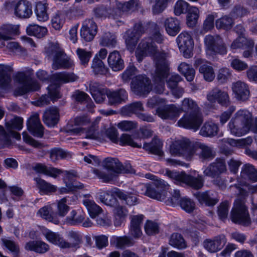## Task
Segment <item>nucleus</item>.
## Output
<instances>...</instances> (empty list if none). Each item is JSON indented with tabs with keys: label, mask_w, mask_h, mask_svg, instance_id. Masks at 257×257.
I'll return each instance as SVG.
<instances>
[{
	"label": "nucleus",
	"mask_w": 257,
	"mask_h": 257,
	"mask_svg": "<svg viewBox=\"0 0 257 257\" xmlns=\"http://www.w3.org/2000/svg\"><path fill=\"white\" fill-rule=\"evenodd\" d=\"M103 164L105 168L112 172L106 173L98 169H94L93 170V173L104 183H110L115 178L118 174L130 172V170L126 169L116 158H105L103 161Z\"/></svg>",
	"instance_id": "f03ea898"
},
{
	"label": "nucleus",
	"mask_w": 257,
	"mask_h": 257,
	"mask_svg": "<svg viewBox=\"0 0 257 257\" xmlns=\"http://www.w3.org/2000/svg\"><path fill=\"white\" fill-rule=\"evenodd\" d=\"M131 85L134 93L140 96H146L152 89L151 80L146 75H139L134 77Z\"/></svg>",
	"instance_id": "9b49d317"
},
{
	"label": "nucleus",
	"mask_w": 257,
	"mask_h": 257,
	"mask_svg": "<svg viewBox=\"0 0 257 257\" xmlns=\"http://www.w3.org/2000/svg\"><path fill=\"white\" fill-rule=\"evenodd\" d=\"M91 68L95 75H105L109 71L108 68L105 65L102 61L100 59L96 58V57H94Z\"/></svg>",
	"instance_id": "a18cd8bd"
},
{
	"label": "nucleus",
	"mask_w": 257,
	"mask_h": 257,
	"mask_svg": "<svg viewBox=\"0 0 257 257\" xmlns=\"http://www.w3.org/2000/svg\"><path fill=\"white\" fill-rule=\"evenodd\" d=\"M47 53L49 57H53V68L55 70L69 69L72 63L68 59L66 55L62 51L55 47H49Z\"/></svg>",
	"instance_id": "9d476101"
},
{
	"label": "nucleus",
	"mask_w": 257,
	"mask_h": 257,
	"mask_svg": "<svg viewBox=\"0 0 257 257\" xmlns=\"http://www.w3.org/2000/svg\"><path fill=\"white\" fill-rule=\"evenodd\" d=\"M156 67L154 81L156 84L154 91L156 93L162 94L165 90V80L170 75V63L163 54H159L155 59Z\"/></svg>",
	"instance_id": "7ed1b4c3"
},
{
	"label": "nucleus",
	"mask_w": 257,
	"mask_h": 257,
	"mask_svg": "<svg viewBox=\"0 0 257 257\" xmlns=\"http://www.w3.org/2000/svg\"><path fill=\"white\" fill-rule=\"evenodd\" d=\"M59 110L57 107H50L46 110L43 115L44 123L49 127H54L59 120Z\"/></svg>",
	"instance_id": "c85d7f7f"
},
{
	"label": "nucleus",
	"mask_w": 257,
	"mask_h": 257,
	"mask_svg": "<svg viewBox=\"0 0 257 257\" xmlns=\"http://www.w3.org/2000/svg\"><path fill=\"white\" fill-rule=\"evenodd\" d=\"M207 99L210 103L217 102L221 106L226 107L230 104L228 93L217 87L213 88L208 92Z\"/></svg>",
	"instance_id": "2eb2a0df"
},
{
	"label": "nucleus",
	"mask_w": 257,
	"mask_h": 257,
	"mask_svg": "<svg viewBox=\"0 0 257 257\" xmlns=\"http://www.w3.org/2000/svg\"><path fill=\"white\" fill-rule=\"evenodd\" d=\"M78 77L74 73L61 72L53 74L51 77L52 81L57 85L69 83L76 81ZM49 95H42L37 101V105L40 106L47 105L51 100L55 101L61 98L60 86L51 85L48 87Z\"/></svg>",
	"instance_id": "f257e3e1"
},
{
	"label": "nucleus",
	"mask_w": 257,
	"mask_h": 257,
	"mask_svg": "<svg viewBox=\"0 0 257 257\" xmlns=\"http://www.w3.org/2000/svg\"><path fill=\"white\" fill-rule=\"evenodd\" d=\"M114 194L115 195V196L124 201L125 204L130 206H134L139 203V199L137 194L133 192L124 193L120 189L115 188L114 191Z\"/></svg>",
	"instance_id": "72a5a7b5"
},
{
	"label": "nucleus",
	"mask_w": 257,
	"mask_h": 257,
	"mask_svg": "<svg viewBox=\"0 0 257 257\" xmlns=\"http://www.w3.org/2000/svg\"><path fill=\"white\" fill-rule=\"evenodd\" d=\"M176 42L180 50L183 52L184 56L186 58L191 57L194 46L191 36L187 32H183L177 37Z\"/></svg>",
	"instance_id": "dca6fc26"
},
{
	"label": "nucleus",
	"mask_w": 257,
	"mask_h": 257,
	"mask_svg": "<svg viewBox=\"0 0 257 257\" xmlns=\"http://www.w3.org/2000/svg\"><path fill=\"white\" fill-rule=\"evenodd\" d=\"M84 219L85 213L82 211L73 210L66 217V222L71 225H76L82 223Z\"/></svg>",
	"instance_id": "09e8293b"
},
{
	"label": "nucleus",
	"mask_w": 257,
	"mask_h": 257,
	"mask_svg": "<svg viewBox=\"0 0 257 257\" xmlns=\"http://www.w3.org/2000/svg\"><path fill=\"white\" fill-rule=\"evenodd\" d=\"M19 32V27L15 25H7L3 27V32H0L1 40L12 39V35H16Z\"/></svg>",
	"instance_id": "864d4df0"
},
{
	"label": "nucleus",
	"mask_w": 257,
	"mask_h": 257,
	"mask_svg": "<svg viewBox=\"0 0 257 257\" xmlns=\"http://www.w3.org/2000/svg\"><path fill=\"white\" fill-rule=\"evenodd\" d=\"M199 11L198 8L192 7L189 9L187 15V24L190 28L194 27L199 18Z\"/></svg>",
	"instance_id": "052dcab7"
},
{
	"label": "nucleus",
	"mask_w": 257,
	"mask_h": 257,
	"mask_svg": "<svg viewBox=\"0 0 257 257\" xmlns=\"http://www.w3.org/2000/svg\"><path fill=\"white\" fill-rule=\"evenodd\" d=\"M33 170L38 173L57 178L61 174L64 173L66 175H73L69 171H64L51 166H46L42 163H37L33 167Z\"/></svg>",
	"instance_id": "a211bd4d"
},
{
	"label": "nucleus",
	"mask_w": 257,
	"mask_h": 257,
	"mask_svg": "<svg viewBox=\"0 0 257 257\" xmlns=\"http://www.w3.org/2000/svg\"><path fill=\"white\" fill-rule=\"evenodd\" d=\"M194 196L200 204H204L208 206H214L218 202L215 194L210 191L197 192L194 193Z\"/></svg>",
	"instance_id": "7c9ffc66"
},
{
	"label": "nucleus",
	"mask_w": 257,
	"mask_h": 257,
	"mask_svg": "<svg viewBox=\"0 0 257 257\" xmlns=\"http://www.w3.org/2000/svg\"><path fill=\"white\" fill-rule=\"evenodd\" d=\"M42 234L49 242L58 245L61 248H65V247L68 246V242L66 241L57 232H54L49 229H45L42 231Z\"/></svg>",
	"instance_id": "cd10ccee"
},
{
	"label": "nucleus",
	"mask_w": 257,
	"mask_h": 257,
	"mask_svg": "<svg viewBox=\"0 0 257 257\" xmlns=\"http://www.w3.org/2000/svg\"><path fill=\"white\" fill-rule=\"evenodd\" d=\"M163 146V142L160 139L154 137L150 143H144L143 148L150 154L162 157L164 155Z\"/></svg>",
	"instance_id": "2f4dec72"
},
{
	"label": "nucleus",
	"mask_w": 257,
	"mask_h": 257,
	"mask_svg": "<svg viewBox=\"0 0 257 257\" xmlns=\"http://www.w3.org/2000/svg\"><path fill=\"white\" fill-rule=\"evenodd\" d=\"M156 113L162 119L174 120L179 116L180 111L179 107L172 104L157 107Z\"/></svg>",
	"instance_id": "4be33fe9"
},
{
	"label": "nucleus",
	"mask_w": 257,
	"mask_h": 257,
	"mask_svg": "<svg viewBox=\"0 0 257 257\" xmlns=\"http://www.w3.org/2000/svg\"><path fill=\"white\" fill-rule=\"evenodd\" d=\"M194 148L195 153L197 152L199 159L202 161L212 160L215 156L213 148L204 143H197Z\"/></svg>",
	"instance_id": "393cba45"
},
{
	"label": "nucleus",
	"mask_w": 257,
	"mask_h": 257,
	"mask_svg": "<svg viewBox=\"0 0 257 257\" xmlns=\"http://www.w3.org/2000/svg\"><path fill=\"white\" fill-rule=\"evenodd\" d=\"M232 90L235 98L239 101H245L250 96L248 85L244 82L238 81L232 84Z\"/></svg>",
	"instance_id": "5701e85b"
},
{
	"label": "nucleus",
	"mask_w": 257,
	"mask_h": 257,
	"mask_svg": "<svg viewBox=\"0 0 257 257\" xmlns=\"http://www.w3.org/2000/svg\"><path fill=\"white\" fill-rule=\"evenodd\" d=\"M76 53L79 60L80 64L86 67L92 56V53L91 51L80 48L76 50Z\"/></svg>",
	"instance_id": "e2e57ef3"
},
{
	"label": "nucleus",
	"mask_w": 257,
	"mask_h": 257,
	"mask_svg": "<svg viewBox=\"0 0 257 257\" xmlns=\"http://www.w3.org/2000/svg\"><path fill=\"white\" fill-rule=\"evenodd\" d=\"M107 98L110 105H117L125 102L128 98V94L123 88L112 91L109 89Z\"/></svg>",
	"instance_id": "bb28decb"
},
{
	"label": "nucleus",
	"mask_w": 257,
	"mask_h": 257,
	"mask_svg": "<svg viewBox=\"0 0 257 257\" xmlns=\"http://www.w3.org/2000/svg\"><path fill=\"white\" fill-rule=\"evenodd\" d=\"M27 250L34 251L37 253H44L49 249V245L42 241H30L26 244Z\"/></svg>",
	"instance_id": "4c0bfd02"
},
{
	"label": "nucleus",
	"mask_w": 257,
	"mask_h": 257,
	"mask_svg": "<svg viewBox=\"0 0 257 257\" xmlns=\"http://www.w3.org/2000/svg\"><path fill=\"white\" fill-rule=\"evenodd\" d=\"M251 114L246 110H238L228 123L231 133L237 137L247 134L251 126Z\"/></svg>",
	"instance_id": "20e7f679"
},
{
	"label": "nucleus",
	"mask_w": 257,
	"mask_h": 257,
	"mask_svg": "<svg viewBox=\"0 0 257 257\" xmlns=\"http://www.w3.org/2000/svg\"><path fill=\"white\" fill-rule=\"evenodd\" d=\"M159 54L164 55V57L167 59L165 53L158 52L157 47L151 37L143 39L139 44L136 51V57L139 61H142L144 57L150 56L153 57L155 65V59Z\"/></svg>",
	"instance_id": "423d86ee"
},
{
	"label": "nucleus",
	"mask_w": 257,
	"mask_h": 257,
	"mask_svg": "<svg viewBox=\"0 0 257 257\" xmlns=\"http://www.w3.org/2000/svg\"><path fill=\"white\" fill-rule=\"evenodd\" d=\"M69 196H66L58 201L57 214L59 216L64 217L69 210L70 207L67 204Z\"/></svg>",
	"instance_id": "774afa93"
},
{
	"label": "nucleus",
	"mask_w": 257,
	"mask_h": 257,
	"mask_svg": "<svg viewBox=\"0 0 257 257\" xmlns=\"http://www.w3.org/2000/svg\"><path fill=\"white\" fill-rule=\"evenodd\" d=\"M203 122V118L200 111L186 113L178 121L179 126L184 128L197 131Z\"/></svg>",
	"instance_id": "4468645a"
},
{
	"label": "nucleus",
	"mask_w": 257,
	"mask_h": 257,
	"mask_svg": "<svg viewBox=\"0 0 257 257\" xmlns=\"http://www.w3.org/2000/svg\"><path fill=\"white\" fill-rule=\"evenodd\" d=\"M49 154L50 158L53 162H55L60 159H65L71 157L69 152L60 148L51 149L49 151Z\"/></svg>",
	"instance_id": "603ef678"
},
{
	"label": "nucleus",
	"mask_w": 257,
	"mask_h": 257,
	"mask_svg": "<svg viewBox=\"0 0 257 257\" xmlns=\"http://www.w3.org/2000/svg\"><path fill=\"white\" fill-rule=\"evenodd\" d=\"M226 242V239L223 234L215 236L213 239H206L203 244L204 247L210 252H216L221 250Z\"/></svg>",
	"instance_id": "aec40b11"
},
{
	"label": "nucleus",
	"mask_w": 257,
	"mask_h": 257,
	"mask_svg": "<svg viewBox=\"0 0 257 257\" xmlns=\"http://www.w3.org/2000/svg\"><path fill=\"white\" fill-rule=\"evenodd\" d=\"M23 119L21 117L15 116L9 121L6 123L7 130L10 132H16L23 128Z\"/></svg>",
	"instance_id": "13d9d810"
},
{
	"label": "nucleus",
	"mask_w": 257,
	"mask_h": 257,
	"mask_svg": "<svg viewBox=\"0 0 257 257\" xmlns=\"http://www.w3.org/2000/svg\"><path fill=\"white\" fill-rule=\"evenodd\" d=\"M164 26L167 33L171 36H175L181 30L180 22L176 18L170 17L166 19Z\"/></svg>",
	"instance_id": "f704fd0d"
},
{
	"label": "nucleus",
	"mask_w": 257,
	"mask_h": 257,
	"mask_svg": "<svg viewBox=\"0 0 257 257\" xmlns=\"http://www.w3.org/2000/svg\"><path fill=\"white\" fill-rule=\"evenodd\" d=\"M254 46L253 41L244 36H239L234 40L230 45V49L233 51L237 49H245Z\"/></svg>",
	"instance_id": "58836bf2"
},
{
	"label": "nucleus",
	"mask_w": 257,
	"mask_h": 257,
	"mask_svg": "<svg viewBox=\"0 0 257 257\" xmlns=\"http://www.w3.org/2000/svg\"><path fill=\"white\" fill-rule=\"evenodd\" d=\"M241 176L245 179L252 182H257V170L252 165L247 164L242 167Z\"/></svg>",
	"instance_id": "8fccbe9b"
},
{
	"label": "nucleus",
	"mask_w": 257,
	"mask_h": 257,
	"mask_svg": "<svg viewBox=\"0 0 257 257\" xmlns=\"http://www.w3.org/2000/svg\"><path fill=\"white\" fill-rule=\"evenodd\" d=\"M227 171L225 162L224 160L216 159L211 163L203 171L204 174L213 178H219L220 175Z\"/></svg>",
	"instance_id": "f3484780"
},
{
	"label": "nucleus",
	"mask_w": 257,
	"mask_h": 257,
	"mask_svg": "<svg viewBox=\"0 0 257 257\" xmlns=\"http://www.w3.org/2000/svg\"><path fill=\"white\" fill-rule=\"evenodd\" d=\"M28 130L35 137L42 138L44 135V127L41 123L39 114L32 115L27 121Z\"/></svg>",
	"instance_id": "412c9836"
},
{
	"label": "nucleus",
	"mask_w": 257,
	"mask_h": 257,
	"mask_svg": "<svg viewBox=\"0 0 257 257\" xmlns=\"http://www.w3.org/2000/svg\"><path fill=\"white\" fill-rule=\"evenodd\" d=\"M152 24L142 22L136 23L133 30H128L126 32V44L130 47H135L139 38L149 27L151 28Z\"/></svg>",
	"instance_id": "ddd939ff"
},
{
	"label": "nucleus",
	"mask_w": 257,
	"mask_h": 257,
	"mask_svg": "<svg viewBox=\"0 0 257 257\" xmlns=\"http://www.w3.org/2000/svg\"><path fill=\"white\" fill-rule=\"evenodd\" d=\"M83 204L87 209L91 218H95L102 212L100 207L97 205L94 201L89 199L83 200Z\"/></svg>",
	"instance_id": "6e6d98bb"
},
{
	"label": "nucleus",
	"mask_w": 257,
	"mask_h": 257,
	"mask_svg": "<svg viewBox=\"0 0 257 257\" xmlns=\"http://www.w3.org/2000/svg\"><path fill=\"white\" fill-rule=\"evenodd\" d=\"M117 43L115 35L110 33H105L101 38L100 45L103 47L114 48Z\"/></svg>",
	"instance_id": "69168bd1"
},
{
	"label": "nucleus",
	"mask_w": 257,
	"mask_h": 257,
	"mask_svg": "<svg viewBox=\"0 0 257 257\" xmlns=\"http://www.w3.org/2000/svg\"><path fill=\"white\" fill-rule=\"evenodd\" d=\"M13 137L17 140L21 139V135L17 132H8L4 127L0 125V144L3 145H9L11 143V138Z\"/></svg>",
	"instance_id": "de8ad7c7"
},
{
	"label": "nucleus",
	"mask_w": 257,
	"mask_h": 257,
	"mask_svg": "<svg viewBox=\"0 0 257 257\" xmlns=\"http://www.w3.org/2000/svg\"><path fill=\"white\" fill-rule=\"evenodd\" d=\"M114 196L115 195L114 194V191L112 194L108 191H105L100 193L99 199L101 202L106 205L112 207L117 205V201Z\"/></svg>",
	"instance_id": "bf43d9fd"
},
{
	"label": "nucleus",
	"mask_w": 257,
	"mask_h": 257,
	"mask_svg": "<svg viewBox=\"0 0 257 257\" xmlns=\"http://www.w3.org/2000/svg\"><path fill=\"white\" fill-rule=\"evenodd\" d=\"M142 189L145 190L144 194L150 198L156 199L161 201L165 200V195L164 194L161 195L159 191L157 189L156 186L153 182L142 186Z\"/></svg>",
	"instance_id": "79ce46f5"
},
{
	"label": "nucleus",
	"mask_w": 257,
	"mask_h": 257,
	"mask_svg": "<svg viewBox=\"0 0 257 257\" xmlns=\"http://www.w3.org/2000/svg\"><path fill=\"white\" fill-rule=\"evenodd\" d=\"M107 62L109 67L115 72L120 71L124 68V61L119 52L117 50L109 53Z\"/></svg>",
	"instance_id": "a878e982"
},
{
	"label": "nucleus",
	"mask_w": 257,
	"mask_h": 257,
	"mask_svg": "<svg viewBox=\"0 0 257 257\" xmlns=\"http://www.w3.org/2000/svg\"><path fill=\"white\" fill-rule=\"evenodd\" d=\"M168 175L175 180L184 183L191 188L198 190L201 188L204 184V179L202 175H198L197 177L187 175L184 172L181 173L167 171Z\"/></svg>",
	"instance_id": "1a4fd4ad"
},
{
	"label": "nucleus",
	"mask_w": 257,
	"mask_h": 257,
	"mask_svg": "<svg viewBox=\"0 0 257 257\" xmlns=\"http://www.w3.org/2000/svg\"><path fill=\"white\" fill-rule=\"evenodd\" d=\"M111 245H114L118 248H123L125 246H132L134 242L132 238L127 236H112L110 240Z\"/></svg>",
	"instance_id": "a19ab883"
},
{
	"label": "nucleus",
	"mask_w": 257,
	"mask_h": 257,
	"mask_svg": "<svg viewBox=\"0 0 257 257\" xmlns=\"http://www.w3.org/2000/svg\"><path fill=\"white\" fill-rule=\"evenodd\" d=\"M171 155L191 158L195 153L194 147L187 139L176 140L172 143L170 148Z\"/></svg>",
	"instance_id": "6e6552de"
},
{
	"label": "nucleus",
	"mask_w": 257,
	"mask_h": 257,
	"mask_svg": "<svg viewBox=\"0 0 257 257\" xmlns=\"http://www.w3.org/2000/svg\"><path fill=\"white\" fill-rule=\"evenodd\" d=\"M178 70L185 77L187 81L191 82L194 79L195 71L191 65L182 62L178 66Z\"/></svg>",
	"instance_id": "5fc2aeb1"
},
{
	"label": "nucleus",
	"mask_w": 257,
	"mask_h": 257,
	"mask_svg": "<svg viewBox=\"0 0 257 257\" xmlns=\"http://www.w3.org/2000/svg\"><path fill=\"white\" fill-rule=\"evenodd\" d=\"M231 219L232 222L244 226L250 224L251 219L244 201L240 199L235 201L231 211Z\"/></svg>",
	"instance_id": "0eeeda50"
},
{
	"label": "nucleus",
	"mask_w": 257,
	"mask_h": 257,
	"mask_svg": "<svg viewBox=\"0 0 257 257\" xmlns=\"http://www.w3.org/2000/svg\"><path fill=\"white\" fill-rule=\"evenodd\" d=\"M13 68L7 65L0 64V88L7 89L12 81L11 72Z\"/></svg>",
	"instance_id": "473e14b6"
},
{
	"label": "nucleus",
	"mask_w": 257,
	"mask_h": 257,
	"mask_svg": "<svg viewBox=\"0 0 257 257\" xmlns=\"http://www.w3.org/2000/svg\"><path fill=\"white\" fill-rule=\"evenodd\" d=\"M15 15L20 18H29L32 15V6L31 2L26 0L18 2L14 8Z\"/></svg>",
	"instance_id": "b1692460"
},
{
	"label": "nucleus",
	"mask_w": 257,
	"mask_h": 257,
	"mask_svg": "<svg viewBox=\"0 0 257 257\" xmlns=\"http://www.w3.org/2000/svg\"><path fill=\"white\" fill-rule=\"evenodd\" d=\"M97 32V26L92 19H86L80 29V36L86 42L93 40Z\"/></svg>",
	"instance_id": "6ab92c4d"
},
{
	"label": "nucleus",
	"mask_w": 257,
	"mask_h": 257,
	"mask_svg": "<svg viewBox=\"0 0 257 257\" xmlns=\"http://www.w3.org/2000/svg\"><path fill=\"white\" fill-rule=\"evenodd\" d=\"M143 219V215H135L132 218L130 231L131 234L135 238H139L142 234L141 224Z\"/></svg>",
	"instance_id": "e433bc0d"
},
{
	"label": "nucleus",
	"mask_w": 257,
	"mask_h": 257,
	"mask_svg": "<svg viewBox=\"0 0 257 257\" xmlns=\"http://www.w3.org/2000/svg\"><path fill=\"white\" fill-rule=\"evenodd\" d=\"M52 210V208L50 206H45L39 210L38 213H39L43 218L49 221L54 222L55 224H58L59 222L58 220L54 218L51 213Z\"/></svg>",
	"instance_id": "338daca9"
},
{
	"label": "nucleus",
	"mask_w": 257,
	"mask_h": 257,
	"mask_svg": "<svg viewBox=\"0 0 257 257\" xmlns=\"http://www.w3.org/2000/svg\"><path fill=\"white\" fill-rule=\"evenodd\" d=\"M34 180L41 194L47 195L56 192L57 190V187L55 186L46 182L41 178H35Z\"/></svg>",
	"instance_id": "ea45409f"
},
{
	"label": "nucleus",
	"mask_w": 257,
	"mask_h": 257,
	"mask_svg": "<svg viewBox=\"0 0 257 257\" xmlns=\"http://www.w3.org/2000/svg\"><path fill=\"white\" fill-rule=\"evenodd\" d=\"M204 41L206 50L210 54H226V47L221 38L219 36L207 35L205 37Z\"/></svg>",
	"instance_id": "f8f14e48"
},
{
	"label": "nucleus",
	"mask_w": 257,
	"mask_h": 257,
	"mask_svg": "<svg viewBox=\"0 0 257 257\" xmlns=\"http://www.w3.org/2000/svg\"><path fill=\"white\" fill-rule=\"evenodd\" d=\"M119 144L121 146H130L134 148H141L142 147V143L134 141L132 136L123 134L119 139Z\"/></svg>",
	"instance_id": "0e129e2a"
},
{
	"label": "nucleus",
	"mask_w": 257,
	"mask_h": 257,
	"mask_svg": "<svg viewBox=\"0 0 257 257\" xmlns=\"http://www.w3.org/2000/svg\"><path fill=\"white\" fill-rule=\"evenodd\" d=\"M169 244L178 249H184L187 247L186 243L182 235L178 233H173L170 236Z\"/></svg>",
	"instance_id": "4d7b16f0"
},
{
	"label": "nucleus",
	"mask_w": 257,
	"mask_h": 257,
	"mask_svg": "<svg viewBox=\"0 0 257 257\" xmlns=\"http://www.w3.org/2000/svg\"><path fill=\"white\" fill-rule=\"evenodd\" d=\"M47 6L46 3L42 2H39L36 4L35 13L39 21L45 22L48 20Z\"/></svg>",
	"instance_id": "3c124183"
},
{
	"label": "nucleus",
	"mask_w": 257,
	"mask_h": 257,
	"mask_svg": "<svg viewBox=\"0 0 257 257\" xmlns=\"http://www.w3.org/2000/svg\"><path fill=\"white\" fill-rule=\"evenodd\" d=\"M195 65L199 66V72L203 76L204 79L208 82H211L215 78V73L213 67L208 62L203 63V60L198 59L195 61Z\"/></svg>",
	"instance_id": "c756f323"
},
{
	"label": "nucleus",
	"mask_w": 257,
	"mask_h": 257,
	"mask_svg": "<svg viewBox=\"0 0 257 257\" xmlns=\"http://www.w3.org/2000/svg\"><path fill=\"white\" fill-rule=\"evenodd\" d=\"M179 108L180 113L182 112H185L186 113H193L200 111L196 102L189 98H185L182 101L181 107Z\"/></svg>",
	"instance_id": "49530a36"
},
{
	"label": "nucleus",
	"mask_w": 257,
	"mask_h": 257,
	"mask_svg": "<svg viewBox=\"0 0 257 257\" xmlns=\"http://www.w3.org/2000/svg\"><path fill=\"white\" fill-rule=\"evenodd\" d=\"M233 25L232 19L227 16H224L216 20L215 26L217 29L228 30L231 29Z\"/></svg>",
	"instance_id": "680f3d73"
},
{
	"label": "nucleus",
	"mask_w": 257,
	"mask_h": 257,
	"mask_svg": "<svg viewBox=\"0 0 257 257\" xmlns=\"http://www.w3.org/2000/svg\"><path fill=\"white\" fill-rule=\"evenodd\" d=\"M218 132V125L211 121L206 122L201 127L200 134L205 137H213L216 136Z\"/></svg>",
	"instance_id": "37998d69"
},
{
	"label": "nucleus",
	"mask_w": 257,
	"mask_h": 257,
	"mask_svg": "<svg viewBox=\"0 0 257 257\" xmlns=\"http://www.w3.org/2000/svg\"><path fill=\"white\" fill-rule=\"evenodd\" d=\"M33 70L18 72L14 76L15 81L21 85L15 91L16 95H23L29 92L38 91L40 88L39 82L33 77Z\"/></svg>",
	"instance_id": "39448f33"
},
{
	"label": "nucleus",
	"mask_w": 257,
	"mask_h": 257,
	"mask_svg": "<svg viewBox=\"0 0 257 257\" xmlns=\"http://www.w3.org/2000/svg\"><path fill=\"white\" fill-rule=\"evenodd\" d=\"M26 32L29 36H34L37 38H42L46 35L48 30L46 27L36 24H30L27 27Z\"/></svg>",
	"instance_id": "c03bdc74"
},
{
	"label": "nucleus",
	"mask_w": 257,
	"mask_h": 257,
	"mask_svg": "<svg viewBox=\"0 0 257 257\" xmlns=\"http://www.w3.org/2000/svg\"><path fill=\"white\" fill-rule=\"evenodd\" d=\"M142 111H144L143 103L141 101H136L123 106L120 113L123 116H131L134 114L138 115Z\"/></svg>",
	"instance_id": "c9c22d12"
}]
</instances>
